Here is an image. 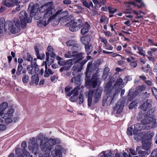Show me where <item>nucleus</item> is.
<instances>
[{"label":"nucleus","instance_id":"nucleus-1","mask_svg":"<svg viewBox=\"0 0 157 157\" xmlns=\"http://www.w3.org/2000/svg\"><path fill=\"white\" fill-rule=\"evenodd\" d=\"M35 139L33 138L29 143V149L32 150V152L36 155L38 153L39 150L38 147L40 143V146L42 151L45 150L49 152L52 149L53 146L60 142V140L58 138H48L47 137H43L40 139L37 137L35 142Z\"/></svg>","mask_w":157,"mask_h":157},{"label":"nucleus","instance_id":"nucleus-2","mask_svg":"<svg viewBox=\"0 0 157 157\" xmlns=\"http://www.w3.org/2000/svg\"><path fill=\"white\" fill-rule=\"evenodd\" d=\"M52 1L44 3L40 6L38 10L39 11L43 13L45 11L42 19L37 22V25L39 27L46 26L51 21H53V15L55 10Z\"/></svg>","mask_w":157,"mask_h":157},{"label":"nucleus","instance_id":"nucleus-3","mask_svg":"<svg viewBox=\"0 0 157 157\" xmlns=\"http://www.w3.org/2000/svg\"><path fill=\"white\" fill-rule=\"evenodd\" d=\"M54 10L55 12L52 14L53 18L52 25L54 26H55L59 22L62 25H65V23L67 22L68 20V11H65L62 12V10L56 11L54 8Z\"/></svg>","mask_w":157,"mask_h":157},{"label":"nucleus","instance_id":"nucleus-4","mask_svg":"<svg viewBox=\"0 0 157 157\" xmlns=\"http://www.w3.org/2000/svg\"><path fill=\"white\" fill-rule=\"evenodd\" d=\"M92 64V62H89L88 64L86 71V77L85 79L86 84L87 85H92L93 88H95L97 86H99L101 83L99 78L100 74L98 71H97L95 74L94 75L91 81L90 80V78L87 76L89 72H91V67Z\"/></svg>","mask_w":157,"mask_h":157},{"label":"nucleus","instance_id":"nucleus-5","mask_svg":"<svg viewBox=\"0 0 157 157\" xmlns=\"http://www.w3.org/2000/svg\"><path fill=\"white\" fill-rule=\"evenodd\" d=\"M18 18H14L13 21H7L4 24L5 31L7 33H11L16 34L20 32V27L21 26Z\"/></svg>","mask_w":157,"mask_h":157},{"label":"nucleus","instance_id":"nucleus-6","mask_svg":"<svg viewBox=\"0 0 157 157\" xmlns=\"http://www.w3.org/2000/svg\"><path fill=\"white\" fill-rule=\"evenodd\" d=\"M102 90L101 88L99 87L94 91L90 90L89 92L86 93V97L88 98V105L89 107L91 105L93 96L94 102L97 103L98 102L101 97Z\"/></svg>","mask_w":157,"mask_h":157},{"label":"nucleus","instance_id":"nucleus-7","mask_svg":"<svg viewBox=\"0 0 157 157\" xmlns=\"http://www.w3.org/2000/svg\"><path fill=\"white\" fill-rule=\"evenodd\" d=\"M113 88L112 83L110 81L107 83L105 88L106 93L109 94V96H108L106 100V103L108 105L110 104L112 102V101L114 100L118 93V92L117 91L114 93H113L112 92Z\"/></svg>","mask_w":157,"mask_h":157},{"label":"nucleus","instance_id":"nucleus-8","mask_svg":"<svg viewBox=\"0 0 157 157\" xmlns=\"http://www.w3.org/2000/svg\"><path fill=\"white\" fill-rule=\"evenodd\" d=\"M140 125L144 126L143 129H149L151 128H154L157 125L155 119L151 117H148L144 119L141 121Z\"/></svg>","mask_w":157,"mask_h":157},{"label":"nucleus","instance_id":"nucleus-9","mask_svg":"<svg viewBox=\"0 0 157 157\" xmlns=\"http://www.w3.org/2000/svg\"><path fill=\"white\" fill-rule=\"evenodd\" d=\"M28 15L25 10H23L20 12L19 14V22L21 26V27L24 28L26 27V23H30L31 20H28Z\"/></svg>","mask_w":157,"mask_h":157},{"label":"nucleus","instance_id":"nucleus-10","mask_svg":"<svg viewBox=\"0 0 157 157\" xmlns=\"http://www.w3.org/2000/svg\"><path fill=\"white\" fill-rule=\"evenodd\" d=\"M144 127L143 125H140V124L132 125L130 127L128 128L127 134L130 136L132 135L133 133L134 135L136 132L143 130V128H144Z\"/></svg>","mask_w":157,"mask_h":157},{"label":"nucleus","instance_id":"nucleus-11","mask_svg":"<svg viewBox=\"0 0 157 157\" xmlns=\"http://www.w3.org/2000/svg\"><path fill=\"white\" fill-rule=\"evenodd\" d=\"M64 56L67 58H70L75 57V62L82 59V55L81 53H78L76 51H69L64 55Z\"/></svg>","mask_w":157,"mask_h":157},{"label":"nucleus","instance_id":"nucleus-12","mask_svg":"<svg viewBox=\"0 0 157 157\" xmlns=\"http://www.w3.org/2000/svg\"><path fill=\"white\" fill-rule=\"evenodd\" d=\"M82 20L78 19L77 21L75 22L74 21H71L70 23V26L69 29L72 32L78 31L80 29V26L81 25L80 22Z\"/></svg>","mask_w":157,"mask_h":157},{"label":"nucleus","instance_id":"nucleus-13","mask_svg":"<svg viewBox=\"0 0 157 157\" xmlns=\"http://www.w3.org/2000/svg\"><path fill=\"white\" fill-rule=\"evenodd\" d=\"M62 147L60 145H57L55 147V149L52 151L51 154L54 157L59 156V157L62 156Z\"/></svg>","mask_w":157,"mask_h":157},{"label":"nucleus","instance_id":"nucleus-14","mask_svg":"<svg viewBox=\"0 0 157 157\" xmlns=\"http://www.w3.org/2000/svg\"><path fill=\"white\" fill-rule=\"evenodd\" d=\"M79 89L78 88H75L73 90H72L69 92L67 94V95L68 96H70L73 94V95L71 96L70 98V100L72 102H75L76 100V97L78 94V91Z\"/></svg>","mask_w":157,"mask_h":157},{"label":"nucleus","instance_id":"nucleus-15","mask_svg":"<svg viewBox=\"0 0 157 157\" xmlns=\"http://www.w3.org/2000/svg\"><path fill=\"white\" fill-rule=\"evenodd\" d=\"M81 25L80 26V29L82 28L81 33L82 35H84L87 33L90 28V26L88 22L83 23L82 21L80 22Z\"/></svg>","mask_w":157,"mask_h":157},{"label":"nucleus","instance_id":"nucleus-16","mask_svg":"<svg viewBox=\"0 0 157 157\" xmlns=\"http://www.w3.org/2000/svg\"><path fill=\"white\" fill-rule=\"evenodd\" d=\"M124 105L120 102H118L113 108V112L115 114H120L122 112Z\"/></svg>","mask_w":157,"mask_h":157},{"label":"nucleus","instance_id":"nucleus-17","mask_svg":"<svg viewBox=\"0 0 157 157\" xmlns=\"http://www.w3.org/2000/svg\"><path fill=\"white\" fill-rule=\"evenodd\" d=\"M142 147L143 149L146 151H150L149 149L151 148V140L143 139L142 140Z\"/></svg>","mask_w":157,"mask_h":157},{"label":"nucleus","instance_id":"nucleus-18","mask_svg":"<svg viewBox=\"0 0 157 157\" xmlns=\"http://www.w3.org/2000/svg\"><path fill=\"white\" fill-rule=\"evenodd\" d=\"M35 64L36 65V64L35 63L34 64L33 66L29 65L27 67V69L29 73L31 75L35 74V75H38L39 73V68L37 66H35Z\"/></svg>","mask_w":157,"mask_h":157},{"label":"nucleus","instance_id":"nucleus-19","mask_svg":"<svg viewBox=\"0 0 157 157\" xmlns=\"http://www.w3.org/2000/svg\"><path fill=\"white\" fill-rule=\"evenodd\" d=\"M136 151L140 157H145L151 152L150 151H142L140 146H138L136 148Z\"/></svg>","mask_w":157,"mask_h":157},{"label":"nucleus","instance_id":"nucleus-20","mask_svg":"<svg viewBox=\"0 0 157 157\" xmlns=\"http://www.w3.org/2000/svg\"><path fill=\"white\" fill-rule=\"evenodd\" d=\"M137 2L138 4H140V5L137 4L135 3L132 2H129L128 3L130 4L132 6V8H134V7H137V8H141L142 7H144L145 6V5L144 3L142 2V0H133Z\"/></svg>","mask_w":157,"mask_h":157},{"label":"nucleus","instance_id":"nucleus-21","mask_svg":"<svg viewBox=\"0 0 157 157\" xmlns=\"http://www.w3.org/2000/svg\"><path fill=\"white\" fill-rule=\"evenodd\" d=\"M8 106V104L5 102H2L0 105V115H2V117L4 116L5 111Z\"/></svg>","mask_w":157,"mask_h":157},{"label":"nucleus","instance_id":"nucleus-22","mask_svg":"<svg viewBox=\"0 0 157 157\" xmlns=\"http://www.w3.org/2000/svg\"><path fill=\"white\" fill-rule=\"evenodd\" d=\"M132 12L135 15V18L136 19L142 18L143 17V16L141 15V14H145V13L141 10L138 11L135 10H132Z\"/></svg>","mask_w":157,"mask_h":157},{"label":"nucleus","instance_id":"nucleus-23","mask_svg":"<svg viewBox=\"0 0 157 157\" xmlns=\"http://www.w3.org/2000/svg\"><path fill=\"white\" fill-rule=\"evenodd\" d=\"M145 101L144 103L142 104L140 107L141 110L144 111L149 109L151 106V104L148 102L147 100H145Z\"/></svg>","mask_w":157,"mask_h":157},{"label":"nucleus","instance_id":"nucleus-24","mask_svg":"<svg viewBox=\"0 0 157 157\" xmlns=\"http://www.w3.org/2000/svg\"><path fill=\"white\" fill-rule=\"evenodd\" d=\"M143 134L144 135L143 139L146 140H151L153 136L154 135V133L153 132H144Z\"/></svg>","mask_w":157,"mask_h":157},{"label":"nucleus","instance_id":"nucleus-25","mask_svg":"<svg viewBox=\"0 0 157 157\" xmlns=\"http://www.w3.org/2000/svg\"><path fill=\"white\" fill-rule=\"evenodd\" d=\"M78 61L75 62V64L72 67V70L73 71L72 72V74L73 75H75L78 72H80L81 71V69L79 68L78 64L77 63Z\"/></svg>","mask_w":157,"mask_h":157},{"label":"nucleus","instance_id":"nucleus-26","mask_svg":"<svg viewBox=\"0 0 157 157\" xmlns=\"http://www.w3.org/2000/svg\"><path fill=\"white\" fill-rule=\"evenodd\" d=\"M91 36L90 35H86L81 38V42L84 44H86L90 41L91 40Z\"/></svg>","mask_w":157,"mask_h":157},{"label":"nucleus","instance_id":"nucleus-27","mask_svg":"<svg viewBox=\"0 0 157 157\" xmlns=\"http://www.w3.org/2000/svg\"><path fill=\"white\" fill-rule=\"evenodd\" d=\"M46 60L43 62L42 66L44 65L45 66V62H46L47 65H50L53 62L54 59H50L49 57V53L48 52L46 53Z\"/></svg>","mask_w":157,"mask_h":157},{"label":"nucleus","instance_id":"nucleus-28","mask_svg":"<svg viewBox=\"0 0 157 157\" xmlns=\"http://www.w3.org/2000/svg\"><path fill=\"white\" fill-rule=\"evenodd\" d=\"M140 131H138V132H136L134 135V139L136 140H140L141 139H143L144 135L143 134L144 132L140 133Z\"/></svg>","mask_w":157,"mask_h":157},{"label":"nucleus","instance_id":"nucleus-29","mask_svg":"<svg viewBox=\"0 0 157 157\" xmlns=\"http://www.w3.org/2000/svg\"><path fill=\"white\" fill-rule=\"evenodd\" d=\"M45 73L44 75V76L45 77H49L50 75L53 74L54 72L52 71L50 69L47 68V64L46 62H45Z\"/></svg>","mask_w":157,"mask_h":157},{"label":"nucleus","instance_id":"nucleus-30","mask_svg":"<svg viewBox=\"0 0 157 157\" xmlns=\"http://www.w3.org/2000/svg\"><path fill=\"white\" fill-rule=\"evenodd\" d=\"M31 83L32 84H35L36 85L38 84L39 80V78L37 75H33L31 78Z\"/></svg>","mask_w":157,"mask_h":157},{"label":"nucleus","instance_id":"nucleus-31","mask_svg":"<svg viewBox=\"0 0 157 157\" xmlns=\"http://www.w3.org/2000/svg\"><path fill=\"white\" fill-rule=\"evenodd\" d=\"M14 112V110L13 108L9 109L6 113H5L4 116L2 117H12L13 116V114Z\"/></svg>","mask_w":157,"mask_h":157},{"label":"nucleus","instance_id":"nucleus-32","mask_svg":"<svg viewBox=\"0 0 157 157\" xmlns=\"http://www.w3.org/2000/svg\"><path fill=\"white\" fill-rule=\"evenodd\" d=\"M73 59H69L67 61V62L69 63H71L70 64V66L68 65L67 66H65L62 67L59 70L60 71L62 72L64 70L67 71V70H69V69L70 68V67H71V65H72V62L73 61Z\"/></svg>","mask_w":157,"mask_h":157},{"label":"nucleus","instance_id":"nucleus-33","mask_svg":"<svg viewBox=\"0 0 157 157\" xmlns=\"http://www.w3.org/2000/svg\"><path fill=\"white\" fill-rule=\"evenodd\" d=\"M145 89V87L144 86H139L136 88V90L135 91L134 94H135V95H137L138 94L143 91Z\"/></svg>","mask_w":157,"mask_h":157},{"label":"nucleus","instance_id":"nucleus-34","mask_svg":"<svg viewBox=\"0 0 157 157\" xmlns=\"http://www.w3.org/2000/svg\"><path fill=\"white\" fill-rule=\"evenodd\" d=\"M47 50L49 54L50 53L51 57L55 58L56 57V55L53 52V49L52 46H49L47 48Z\"/></svg>","mask_w":157,"mask_h":157},{"label":"nucleus","instance_id":"nucleus-35","mask_svg":"<svg viewBox=\"0 0 157 157\" xmlns=\"http://www.w3.org/2000/svg\"><path fill=\"white\" fill-rule=\"evenodd\" d=\"M5 2H3V5L4 6L8 7H13L14 6L13 1H10L9 2V0H5Z\"/></svg>","mask_w":157,"mask_h":157},{"label":"nucleus","instance_id":"nucleus-36","mask_svg":"<svg viewBox=\"0 0 157 157\" xmlns=\"http://www.w3.org/2000/svg\"><path fill=\"white\" fill-rule=\"evenodd\" d=\"M71 83H74L75 84L79 85L80 83V78L79 77H74L71 80Z\"/></svg>","mask_w":157,"mask_h":157},{"label":"nucleus","instance_id":"nucleus-37","mask_svg":"<svg viewBox=\"0 0 157 157\" xmlns=\"http://www.w3.org/2000/svg\"><path fill=\"white\" fill-rule=\"evenodd\" d=\"M123 80L122 78L119 77L118 78L116 82L115 86H120V88H121L122 86L123 85Z\"/></svg>","mask_w":157,"mask_h":157},{"label":"nucleus","instance_id":"nucleus-38","mask_svg":"<svg viewBox=\"0 0 157 157\" xmlns=\"http://www.w3.org/2000/svg\"><path fill=\"white\" fill-rule=\"evenodd\" d=\"M82 2L83 6L88 8L90 9V7L92 8H93V5L92 2H90L89 3H88L85 0L83 1Z\"/></svg>","mask_w":157,"mask_h":157},{"label":"nucleus","instance_id":"nucleus-39","mask_svg":"<svg viewBox=\"0 0 157 157\" xmlns=\"http://www.w3.org/2000/svg\"><path fill=\"white\" fill-rule=\"evenodd\" d=\"M100 21L101 23L107 24L108 23V20L105 16H102L100 18Z\"/></svg>","mask_w":157,"mask_h":157},{"label":"nucleus","instance_id":"nucleus-40","mask_svg":"<svg viewBox=\"0 0 157 157\" xmlns=\"http://www.w3.org/2000/svg\"><path fill=\"white\" fill-rule=\"evenodd\" d=\"M22 81L24 84L28 83L29 81V77L28 75H24L22 77Z\"/></svg>","mask_w":157,"mask_h":157},{"label":"nucleus","instance_id":"nucleus-41","mask_svg":"<svg viewBox=\"0 0 157 157\" xmlns=\"http://www.w3.org/2000/svg\"><path fill=\"white\" fill-rule=\"evenodd\" d=\"M137 48L138 50L139 51V52H138V53L139 55L143 56L144 57L145 56V55L143 48L140 47H138Z\"/></svg>","mask_w":157,"mask_h":157},{"label":"nucleus","instance_id":"nucleus-42","mask_svg":"<svg viewBox=\"0 0 157 157\" xmlns=\"http://www.w3.org/2000/svg\"><path fill=\"white\" fill-rule=\"evenodd\" d=\"M5 119V122L7 124L11 123L13 122V120L10 117H2Z\"/></svg>","mask_w":157,"mask_h":157},{"label":"nucleus","instance_id":"nucleus-43","mask_svg":"<svg viewBox=\"0 0 157 157\" xmlns=\"http://www.w3.org/2000/svg\"><path fill=\"white\" fill-rule=\"evenodd\" d=\"M85 45H86L85 46V48L86 51L87 52V54H88L89 53H90L91 52L90 48L91 45L88 44Z\"/></svg>","mask_w":157,"mask_h":157},{"label":"nucleus","instance_id":"nucleus-44","mask_svg":"<svg viewBox=\"0 0 157 157\" xmlns=\"http://www.w3.org/2000/svg\"><path fill=\"white\" fill-rule=\"evenodd\" d=\"M22 68L23 67L22 65L21 64H19L18 65L17 71L16 72V74L17 75H19L21 74Z\"/></svg>","mask_w":157,"mask_h":157},{"label":"nucleus","instance_id":"nucleus-45","mask_svg":"<svg viewBox=\"0 0 157 157\" xmlns=\"http://www.w3.org/2000/svg\"><path fill=\"white\" fill-rule=\"evenodd\" d=\"M28 9L30 11L31 13H34L35 11L36 10V9L34 8V6H31L30 5H29V6Z\"/></svg>","mask_w":157,"mask_h":157},{"label":"nucleus","instance_id":"nucleus-46","mask_svg":"<svg viewBox=\"0 0 157 157\" xmlns=\"http://www.w3.org/2000/svg\"><path fill=\"white\" fill-rule=\"evenodd\" d=\"M21 151V149L19 148H17L15 149V152L19 157H24V156L22 154H21L20 156L19 155L20 152Z\"/></svg>","mask_w":157,"mask_h":157},{"label":"nucleus","instance_id":"nucleus-47","mask_svg":"<svg viewBox=\"0 0 157 157\" xmlns=\"http://www.w3.org/2000/svg\"><path fill=\"white\" fill-rule=\"evenodd\" d=\"M130 65L132 67H136L137 66V61L136 60H135L131 62L130 64Z\"/></svg>","mask_w":157,"mask_h":157},{"label":"nucleus","instance_id":"nucleus-48","mask_svg":"<svg viewBox=\"0 0 157 157\" xmlns=\"http://www.w3.org/2000/svg\"><path fill=\"white\" fill-rule=\"evenodd\" d=\"M79 103L82 104L84 101V96L83 94L81 93L79 97Z\"/></svg>","mask_w":157,"mask_h":157},{"label":"nucleus","instance_id":"nucleus-49","mask_svg":"<svg viewBox=\"0 0 157 157\" xmlns=\"http://www.w3.org/2000/svg\"><path fill=\"white\" fill-rule=\"evenodd\" d=\"M108 10L109 13H114L117 11V9L112 8L111 7H108Z\"/></svg>","mask_w":157,"mask_h":157},{"label":"nucleus","instance_id":"nucleus-50","mask_svg":"<svg viewBox=\"0 0 157 157\" xmlns=\"http://www.w3.org/2000/svg\"><path fill=\"white\" fill-rule=\"evenodd\" d=\"M105 48L107 50H111L113 49L112 46L108 44V43L105 45Z\"/></svg>","mask_w":157,"mask_h":157},{"label":"nucleus","instance_id":"nucleus-51","mask_svg":"<svg viewBox=\"0 0 157 157\" xmlns=\"http://www.w3.org/2000/svg\"><path fill=\"white\" fill-rule=\"evenodd\" d=\"M152 91L155 98L157 99V89L155 87H153L152 88Z\"/></svg>","mask_w":157,"mask_h":157},{"label":"nucleus","instance_id":"nucleus-52","mask_svg":"<svg viewBox=\"0 0 157 157\" xmlns=\"http://www.w3.org/2000/svg\"><path fill=\"white\" fill-rule=\"evenodd\" d=\"M24 59L28 61H31L32 60L33 58L31 55L28 53H27V54L26 57L25 58V59Z\"/></svg>","mask_w":157,"mask_h":157},{"label":"nucleus","instance_id":"nucleus-53","mask_svg":"<svg viewBox=\"0 0 157 157\" xmlns=\"http://www.w3.org/2000/svg\"><path fill=\"white\" fill-rule=\"evenodd\" d=\"M99 39L101 42L104 43L105 45L107 43V39L104 37L100 36Z\"/></svg>","mask_w":157,"mask_h":157},{"label":"nucleus","instance_id":"nucleus-54","mask_svg":"<svg viewBox=\"0 0 157 157\" xmlns=\"http://www.w3.org/2000/svg\"><path fill=\"white\" fill-rule=\"evenodd\" d=\"M23 152L26 157H30V154L27 150L24 149L23 150Z\"/></svg>","mask_w":157,"mask_h":157},{"label":"nucleus","instance_id":"nucleus-55","mask_svg":"<svg viewBox=\"0 0 157 157\" xmlns=\"http://www.w3.org/2000/svg\"><path fill=\"white\" fill-rule=\"evenodd\" d=\"M71 88L72 87L69 86H67L65 88V91L66 94L67 93L70 92L69 91Z\"/></svg>","mask_w":157,"mask_h":157},{"label":"nucleus","instance_id":"nucleus-56","mask_svg":"<svg viewBox=\"0 0 157 157\" xmlns=\"http://www.w3.org/2000/svg\"><path fill=\"white\" fill-rule=\"evenodd\" d=\"M7 128L6 126L5 125L1 124H0V130L1 131L5 130Z\"/></svg>","mask_w":157,"mask_h":157},{"label":"nucleus","instance_id":"nucleus-57","mask_svg":"<svg viewBox=\"0 0 157 157\" xmlns=\"http://www.w3.org/2000/svg\"><path fill=\"white\" fill-rule=\"evenodd\" d=\"M129 151L130 153L132 155H136L137 154L136 152L133 149H130Z\"/></svg>","mask_w":157,"mask_h":157},{"label":"nucleus","instance_id":"nucleus-58","mask_svg":"<svg viewBox=\"0 0 157 157\" xmlns=\"http://www.w3.org/2000/svg\"><path fill=\"white\" fill-rule=\"evenodd\" d=\"M58 63L59 65L61 66H63L66 64V62L64 60L62 61L61 60V61H59Z\"/></svg>","mask_w":157,"mask_h":157},{"label":"nucleus","instance_id":"nucleus-59","mask_svg":"<svg viewBox=\"0 0 157 157\" xmlns=\"http://www.w3.org/2000/svg\"><path fill=\"white\" fill-rule=\"evenodd\" d=\"M105 35L108 36H110L112 35V33L109 31L104 32Z\"/></svg>","mask_w":157,"mask_h":157},{"label":"nucleus","instance_id":"nucleus-60","mask_svg":"<svg viewBox=\"0 0 157 157\" xmlns=\"http://www.w3.org/2000/svg\"><path fill=\"white\" fill-rule=\"evenodd\" d=\"M66 44L67 46H71L73 44V42L72 40H69L66 42Z\"/></svg>","mask_w":157,"mask_h":157},{"label":"nucleus","instance_id":"nucleus-61","mask_svg":"<svg viewBox=\"0 0 157 157\" xmlns=\"http://www.w3.org/2000/svg\"><path fill=\"white\" fill-rule=\"evenodd\" d=\"M58 78V77L54 75L52 76L51 78V79L52 82H55L56 79Z\"/></svg>","mask_w":157,"mask_h":157},{"label":"nucleus","instance_id":"nucleus-62","mask_svg":"<svg viewBox=\"0 0 157 157\" xmlns=\"http://www.w3.org/2000/svg\"><path fill=\"white\" fill-rule=\"evenodd\" d=\"M63 2L64 4L69 5L71 3V0H64Z\"/></svg>","mask_w":157,"mask_h":157},{"label":"nucleus","instance_id":"nucleus-63","mask_svg":"<svg viewBox=\"0 0 157 157\" xmlns=\"http://www.w3.org/2000/svg\"><path fill=\"white\" fill-rule=\"evenodd\" d=\"M43 151H44L45 152H46L44 155V157H50V151L49 152H48V151H45V150H44Z\"/></svg>","mask_w":157,"mask_h":157},{"label":"nucleus","instance_id":"nucleus-64","mask_svg":"<svg viewBox=\"0 0 157 157\" xmlns=\"http://www.w3.org/2000/svg\"><path fill=\"white\" fill-rule=\"evenodd\" d=\"M35 50L36 52V54L37 57H39L40 56L39 49L37 48L36 46L35 48Z\"/></svg>","mask_w":157,"mask_h":157}]
</instances>
